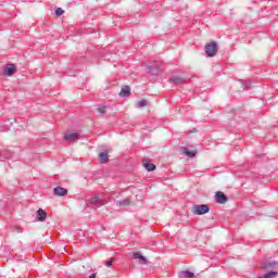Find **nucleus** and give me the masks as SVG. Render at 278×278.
<instances>
[{
    "instance_id": "f257e3e1",
    "label": "nucleus",
    "mask_w": 278,
    "mask_h": 278,
    "mask_svg": "<svg viewBox=\"0 0 278 278\" xmlns=\"http://www.w3.org/2000/svg\"><path fill=\"white\" fill-rule=\"evenodd\" d=\"M192 214H195L197 216H203V214L210 213V205L207 204H195L191 208Z\"/></svg>"
},
{
    "instance_id": "f03ea898",
    "label": "nucleus",
    "mask_w": 278,
    "mask_h": 278,
    "mask_svg": "<svg viewBox=\"0 0 278 278\" xmlns=\"http://www.w3.org/2000/svg\"><path fill=\"white\" fill-rule=\"evenodd\" d=\"M216 51H218V43H216V41L205 45V53L207 58H214L216 55Z\"/></svg>"
},
{
    "instance_id": "7ed1b4c3",
    "label": "nucleus",
    "mask_w": 278,
    "mask_h": 278,
    "mask_svg": "<svg viewBox=\"0 0 278 278\" xmlns=\"http://www.w3.org/2000/svg\"><path fill=\"white\" fill-rule=\"evenodd\" d=\"M89 203H91L94 207H101L108 203L105 199L99 197V195H93L90 200Z\"/></svg>"
},
{
    "instance_id": "20e7f679",
    "label": "nucleus",
    "mask_w": 278,
    "mask_h": 278,
    "mask_svg": "<svg viewBox=\"0 0 278 278\" xmlns=\"http://www.w3.org/2000/svg\"><path fill=\"white\" fill-rule=\"evenodd\" d=\"M278 267V263L277 262H270V261H265L261 264V268L265 271L268 270H275V268Z\"/></svg>"
},
{
    "instance_id": "39448f33",
    "label": "nucleus",
    "mask_w": 278,
    "mask_h": 278,
    "mask_svg": "<svg viewBox=\"0 0 278 278\" xmlns=\"http://www.w3.org/2000/svg\"><path fill=\"white\" fill-rule=\"evenodd\" d=\"M53 194L54 197H66V194H68V189L58 186L53 189Z\"/></svg>"
},
{
    "instance_id": "423d86ee",
    "label": "nucleus",
    "mask_w": 278,
    "mask_h": 278,
    "mask_svg": "<svg viewBox=\"0 0 278 278\" xmlns=\"http://www.w3.org/2000/svg\"><path fill=\"white\" fill-rule=\"evenodd\" d=\"M215 199H216V203H220V204L227 203V201H229V198H227V195L222 191L216 192Z\"/></svg>"
},
{
    "instance_id": "0eeeda50",
    "label": "nucleus",
    "mask_w": 278,
    "mask_h": 278,
    "mask_svg": "<svg viewBox=\"0 0 278 278\" xmlns=\"http://www.w3.org/2000/svg\"><path fill=\"white\" fill-rule=\"evenodd\" d=\"M169 84H174V86H182V84H186V78L180 76H173L169 78Z\"/></svg>"
},
{
    "instance_id": "6e6552de",
    "label": "nucleus",
    "mask_w": 278,
    "mask_h": 278,
    "mask_svg": "<svg viewBox=\"0 0 278 278\" xmlns=\"http://www.w3.org/2000/svg\"><path fill=\"white\" fill-rule=\"evenodd\" d=\"M147 71L149 73V75H159L162 73V67L157 66V65H150L147 67Z\"/></svg>"
},
{
    "instance_id": "1a4fd4ad",
    "label": "nucleus",
    "mask_w": 278,
    "mask_h": 278,
    "mask_svg": "<svg viewBox=\"0 0 278 278\" xmlns=\"http://www.w3.org/2000/svg\"><path fill=\"white\" fill-rule=\"evenodd\" d=\"M36 220H38V223H45L47 220V211L39 208L37 211Z\"/></svg>"
},
{
    "instance_id": "9d476101",
    "label": "nucleus",
    "mask_w": 278,
    "mask_h": 278,
    "mask_svg": "<svg viewBox=\"0 0 278 278\" xmlns=\"http://www.w3.org/2000/svg\"><path fill=\"white\" fill-rule=\"evenodd\" d=\"M77 138H79L78 132H71V134L64 135V140H66L67 142H73L77 140Z\"/></svg>"
},
{
    "instance_id": "9b49d317",
    "label": "nucleus",
    "mask_w": 278,
    "mask_h": 278,
    "mask_svg": "<svg viewBox=\"0 0 278 278\" xmlns=\"http://www.w3.org/2000/svg\"><path fill=\"white\" fill-rule=\"evenodd\" d=\"M131 257L132 260H140L139 264H147V257L140 254V252H134Z\"/></svg>"
},
{
    "instance_id": "f8f14e48",
    "label": "nucleus",
    "mask_w": 278,
    "mask_h": 278,
    "mask_svg": "<svg viewBox=\"0 0 278 278\" xmlns=\"http://www.w3.org/2000/svg\"><path fill=\"white\" fill-rule=\"evenodd\" d=\"M115 205L117 207H127L131 205V201L129 199H124L115 202Z\"/></svg>"
},
{
    "instance_id": "ddd939ff",
    "label": "nucleus",
    "mask_w": 278,
    "mask_h": 278,
    "mask_svg": "<svg viewBox=\"0 0 278 278\" xmlns=\"http://www.w3.org/2000/svg\"><path fill=\"white\" fill-rule=\"evenodd\" d=\"M131 94V88L129 86H124L119 91V97H129Z\"/></svg>"
},
{
    "instance_id": "4468645a",
    "label": "nucleus",
    "mask_w": 278,
    "mask_h": 278,
    "mask_svg": "<svg viewBox=\"0 0 278 278\" xmlns=\"http://www.w3.org/2000/svg\"><path fill=\"white\" fill-rule=\"evenodd\" d=\"M100 164H108L110 162V156L108 155V152H101L99 154Z\"/></svg>"
},
{
    "instance_id": "2eb2a0df",
    "label": "nucleus",
    "mask_w": 278,
    "mask_h": 278,
    "mask_svg": "<svg viewBox=\"0 0 278 278\" xmlns=\"http://www.w3.org/2000/svg\"><path fill=\"white\" fill-rule=\"evenodd\" d=\"M181 151L187 157H195L197 156V151L194 150H189L188 148H181Z\"/></svg>"
},
{
    "instance_id": "dca6fc26",
    "label": "nucleus",
    "mask_w": 278,
    "mask_h": 278,
    "mask_svg": "<svg viewBox=\"0 0 278 278\" xmlns=\"http://www.w3.org/2000/svg\"><path fill=\"white\" fill-rule=\"evenodd\" d=\"M4 75H7L8 77L14 75V73H16V66L12 65V66H9L7 67L4 71H3Z\"/></svg>"
},
{
    "instance_id": "f3484780",
    "label": "nucleus",
    "mask_w": 278,
    "mask_h": 278,
    "mask_svg": "<svg viewBox=\"0 0 278 278\" xmlns=\"http://www.w3.org/2000/svg\"><path fill=\"white\" fill-rule=\"evenodd\" d=\"M178 277H179V278H184V277H186V278H192V277H194V273H192V271H190V270H184V271H180V273L178 274Z\"/></svg>"
},
{
    "instance_id": "a211bd4d",
    "label": "nucleus",
    "mask_w": 278,
    "mask_h": 278,
    "mask_svg": "<svg viewBox=\"0 0 278 278\" xmlns=\"http://www.w3.org/2000/svg\"><path fill=\"white\" fill-rule=\"evenodd\" d=\"M143 167H144L146 170H148L149 173L155 170V164H153V163L146 162V163H143Z\"/></svg>"
},
{
    "instance_id": "6ab92c4d",
    "label": "nucleus",
    "mask_w": 278,
    "mask_h": 278,
    "mask_svg": "<svg viewBox=\"0 0 278 278\" xmlns=\"http://www.w3.org/2000/svg\"><path fill=\"white\" fill-rule=\"evenodd\" d=\"M278 276V273L277 271H270V273H267L263 276V278H275Z\"/></svg>"
},
{
    "instance_id": "aec40b11",
    "label": "nucleus",
    "mask_w": 278,
    "mask_h": 278,
    "mask_svg": "<svg viewBox=\"0 0 278 278\" xmlns=\"http://www.w3.org/2000/svg\"><path fill=\"white\" fill-rule=\"evenodd\" d=\"M149 105V102L147 100H141L137 102V108H147Z\"/></svg>"
},
{
    "instance_id": "412c9836",
    "label": "nucleus",
    "mask_w": 278,
    "mask_h": 278,
    "mask_svg": "<svg viewBox=\"0 0 278 278\" xmlns=\"http://www.w3.org/2000/svg\"><path fill=\"white\" fill-rule=\"evenodd\" d=\"M242 85L244 86L245 89L251 88V80H242Z\"/></svg>"
},
{
    "instance_id": "4be33fe9",
    "label": "nucleus",
    "mask_w": 278,
    "mask_h": 278,
    "mask_svg": "<svg viewBox=\"0 0 278 278\" xmlns=\"http://www.w3.org/2000/svg\"><path fill=\"white\" fill-rule=\"evenodd\" d=\"M62 14H64V10H62V8H58L55 10V16H62Z\"/></svg>"
},
{
    "instance_id": "5701e85b",
    "label": "nucleus",
    "mask_w": 278,
    "mask_h": 278,
    "mask_svg": "<svg viewBox=\"0 0 278 278\" xmlns=\"http://www.w3.org/2000/svg\"><path fill=\"white\" fill-rule=\"evenodd\" d=\"M99 114H105V106L98 108Z\"/></svg>"
},
{
    "instance_id": "b1692460",
    "label": "nucleus",
    "mask_w": 278,
    "mask_h": 278,
    "mask_svg": "<svg viewBox=\"0 0 278 278\" xmlns=\"http://www.w3.org/2000/svg\"><path fill=\"white\" fill-rule=\"evenodd\" d=\"M13 231H17L18 233H21L23 230L21 229V227L14 226Z\"/></svg>"
},
{
    "instance_id": "393cba45",
    "label": "nucleus",
    "mask_w": 278,
    "mask_h": 278,
    "mask_svg": "<svg viewBox=\"0 0 278 278\" xmlns=\"http://www.w3.org/2000/svg\"><path fill=\"white\" fill-rule=\"evenodd\" d=\"M112 264H113V261L111 260V261H108V262L105 263V266L110 267V266H112Z\"/></svg>"
},
{
    "instance_id": "a878e982",
    "label": "nucleus",
    "mask_w": 278,
    "mask_h": 278,
    "mask_svg": "<svg viewBox=\"0 0 278 278\" xmlns=\"http://www.w3.org/2000/svg\"><path fill=\"white\" fill-rule=\"evenodd\" d=\"M89 278H97V274H91Z\"/></svg>"
},
{
    "instance_id": "bb28decb",
    "label": "nucleus",
    "mask_w": 278,
    "mask_h": 278,
    "mask_svg": "<svg viewBox=\"0 0 278 278\" xmlns=\"http://www.w3.org/2000/svg\"><path fill=\"white\" fill-rule=\"evenodd\" d=\"M258 278H264V277H258Z\"/></svg>"
}]
</instances>
